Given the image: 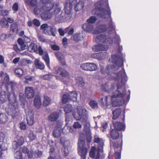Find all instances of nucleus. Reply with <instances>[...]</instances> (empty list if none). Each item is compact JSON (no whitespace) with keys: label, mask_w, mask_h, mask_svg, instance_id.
Returning <instances> with one entry per match:
<instances>
[{"label":"nucleus","mask_w":159,"mask_h":159,"mask_svg":"<svg viewBox=\"0 0 159 159\" xmlns=\"http://www.w3.org/2000/svg\"><path fill=\"white\" fill-rule=\"evenodd\" d=\"M116 76L114 80L116 81L121 79V84L120 83L117 84V89L111 96L112 105L114 107L122 106L125 101L123 98H125L127 94L126 89L123 87L128 79L123 67L122 70L116 74Z\"/></svg>","instance_id":"f257e3e1"},{"label":"nucleus","mask_w":159,"mask_h":159,"mask_svg":"<svg viewBox=\"0 0 159 159\" xmlns=\"http://www.w3.org/2000/svg\"><path fill=\"white\" fill-rule=\"evenodd\" d=\"M104 3V2L102 0H99L96 2V5L100 7H96L93 9L92 11V13L103 19L109 18L110 22L108 24L109 26L108 28H109L111 30H114L115 28V26L114 25L112 21L111 12L108 3H107V9L101 7L103 6Z\"/></svg>","instance_id":"f03ea898"},{"label":"nucleus","mask_w":159,"mask_h":159,"mask_svg":"<svg viewBox=\"0 0 159 159\" xmlns=\"http://www.w3.org/2000/svg\"><path fill=\"white\" fill-rule=\"evenodd\" d=\"M8 98L9 104L8 107L6 108V110L8 115L11 116L13 119L16 117L18 114V103L16 100V96L15 93H12L8 95H5L3 98Z\"/></svg>","instance_id":"7ed1b4c3"},{"label":"nucleus","mask_w":159,"mask_h":159,"mask_svg":"<svg viewBox=\"0 0 159 159\" xmlns=\"http://www.w3.org/2000/svg\"><path fill=\"white\" fill-rule=\"evenodd\" d=\"M95 41L97 43H102L104 44H97L93 46V50L95 52L107 51L108 46L113 43L112 38L108 37L104 34L98 35L95 39Z\"/></svg>","instance_id":"20e7f679"},{"label":"nucleus","mask_w":159,"mask_h":159,"mask_svg":"<svg viewBox=\"0 0 159 159\" xmlns=\"http://www.w3.org/2000/svg\"><path fill=\"white\" fill-rule=\"evenodd\" d=\"M74 5V9L76 11L83 9L84 5L82 2H77V0H73L71 2H66L64 5L66 18L70 19L72 17L71 11L72 6Z\"/></svg>","instance_id":"39448f33"},{"label":"nucleus","mask_w":159,"mask_h":159,"mask_svg":"<svg viewBox=\"0 0 159 159\" xmlns=\"http://www.w3.org/2000/svg\"><path fill=\"white\" fill-rule=\"evenodd\" d=\"M53 0H41L43 5L41 7L37 6L34 9V12L35 15L39 14L43 10L50 11L53 7L54 3Z\"/></svg>","instance_id":"423d86ee"},{"label":"nucleus","mask_w":159,"mask_h":159,"mask_svg":"<svg viewBox=\"0 0 159 159\" xmlns=\"http://www.w3.org/2000/svg\"><path fill=\"white\" fill-rule=\"evenodd\" d=\"M88 150V148L85 144L84 141L79 139L78 144V152L80 156V159H86Z\"/></svg>","instance_id":"0eeeda50"},{"label":"nucleus","mask_w":159,"mask_h":159,"mask_svg":"<svg viewBox=\"0 0 159 159\" xmlns=\"http://www.w3.org/2000/svg\"><path fill=\"white\" fill-rule=\"evenodd\" d=\"M62 123L59 120L56 122V126L52 132L53 137L55 138H59L61 136L63 131L65 129V127L62 129Z\"/></svg>","instance_id":"6e6552de"},{"label":"nucleus","mask_w":159,"mask_h":159,"mask_svg":"<svg viewBox=\"0 0 159 159\" xmlns=\"http://www.w3.org/2000/svg\"><path fill=\"white\" fill-rule=\"evenodd\" d=\"M40 29L43 33L46 35L51 34L53 36H55L56 29L55 28L48 26L47 24H43L41 25Z\"/></svg>","instance_id":"1a4fd4ad"},{"label":"nucleus","mask_w":159,"mask_h":159,"mask_svg":"<svg viewBox=\"0 0 159 159\" xmlns=\"http://www.w3.org/2000/svg\"><path fill=\"white\" fill-rule=\"evenodd\" d=\"M73 115L76 120H81V122L83 123H85L87 121L88 116L87 111L86 110H83L81 112L78 111L76 114H73Z\"/></svg>","instance_id":"9d476101"},{"label":"nucleus","mask_w":159,"mask_h":159,"mask_svg":"<svg viewBox=\"0 0 159 159\" xmlns=\"http://www.w3.org/2000/svg\"><path fill=\"white\" fill-rule=\"evenodd\" d=\"M82 69L86 71H92L97 70V65L93 63H86L82 64L80 66Z\"/></svg>","instance_id":"9b49d317"},{"label":"nucleus","mask_w":159,"mask_h":159,"mask_svg":"<svg viewBox=\"0 0 159 159\" xmlns=\"http://www.w3.org/2000/svg\"><path fill=\"white\" fill-rule=\"evenodd\" d=\"M93 142L98 144L97 150L98 152H102L103 151L104 141L102 138H100L97 135L94 136Z\"/></svg>","instance_id":"f8f14e48"},{"label":"nucleus","mask_w":159,"mask_h":159,"mask_svg":"<svg viewBox=\"0 0 159 159\" xmlns=\"http://www.w3.org/2000/svg\"><path fill=\"white\" fill-rule=\"evenodd\" d=\"M17 141H14L12 143V146L14 150L17 149L18 148L22 145L24 143V139L22 136L17 137Z\"/></svg>","instance_id":"ddd939ff"},{"label":"nucleus","mask_w":159,"mask_h":159,"mask_svg":"<svg viewBox=\"0 0 159 159\" xmlns=\"http://www.w3.org/2000/svg\"><path fill=\"white\" fill-rule=\"evenodd\" d=\"M110 136L113 140H117L120 138L122 139V133L115 129H113L110 131Z\"/></svg>","instance_id":"4468645a"},{"label":"nucleus","mask_w":159,"mask_h":159,"mask_svg":"<svg viewBox=\"0 0 159 159\" xmlns=\"http://www.w3.org/2000/svg\"><path fill=\"white\" fill-rule=\"evenodd\" d=\"M25 94L27 98L31 99L34 96L35 91L33 88L27 86L25 88Z\"/></svg>","instance_id":"2eb2a0df"},{"label":"nucleus","mask_w":159,"mask_h":159,"mask_svg":"<svg viewBox=\"0 0 159 159\" xmlns=\"http://www.w3.org/2000/svg\"><path fill=\"white\" fill-rule=\"evenodd\" d=\"M115 67L114 65H108L106 68L105 70L101 68V71L102 74H105L106 73L108 75H110L114 73L115 70Z\"/></svg>","instance_id":"dca6fc26"},{"label":"nucleus","mask_w":159,"mask_h":159,"mask_svg":"<svg viewBox=\"0 0 159 159\" xmlns=\"http://www.w3.org/2000/svg\"><path fill=\"white\" fill-rule=\"evenodd\" d=\"M26 120L27 124L29 126L32 125L34 123V113L33 111H29L27 115Z\"/></svg>","instance_id":"f3484780"},{"label":"nucleus","mask_w":159,"mask_h":159,"mask_svg":"<svg viewBox=\"0 0 159 159\" xmlns=\"http://www.w3.org/2000/svg\"><path fill=\"white\" fill-rule=\"evenodd\" d=\"M122 56L116 54H112L111 55V62L115 64H117L118 61H120L121 63L120 66H123L124 65Z\"/></svg>","instance_id":"a211bd4d"},{"label":"nucleus","mask_w":159,"mask_h":159,"mask_svg":"<svg viewBox=\"0 0 159 159\" xmlns=\"http://www.w3.org/2000/svg\"><path fill=\"white\" fill-rule=\"evenodd\" d=\"M112 124L115 129L120 131H124L125 129V123L123 124L119 121H113Z\"/></svg>","instance_id":"6ab92c4d"},{"label":"nucleus","mask_w":159,"mask_h":159,"mask_svg":"<svg viewBox=\"0 0 159 159\" xmlns=\"http://www.w3.org/2000/svg\"><path fill=\"white\" fill-rule=\"evenodd\" d=\"M108 29V27L106 25L102 24L97 27L94 30V32L96 34H98L106 31Z\"/></svg>","instance_id":"aec40b11"},{"label":"nucleus","mask_w":159,"mask_h":159,"mask_svg":"<svg viewBox=\"0 0 159 159\" xmlns=\"http://www.w3.org/2000/svg\"><path fill=\"white\" fill-rule=\"evenodd\" d=\"M84 129L86 133V137L87 142L90 143L91 142L92 137L91 136V133L89 127H86L84 126Z\"/></svg>","instance_id":"412c9836"},{"label":"nucleus","mask_w":159,"mask_h":159,"mask_svg":"<svg viewBox=\"0 0 159 159\" xmlns=\"http://www.w3.org/2000/svg\"><path fill=\"white\" fill-rule=\"evenodd\" d=\"M34 106L37 108H39L41 105V101L40 97L39 95H36L34 98Z\"/></svg>","instance_id":"4be33fe9"},{"label":"nucleus","mask_w":159,"mask_h":159,"mask_svg":"<svg viewBox=\"0 0 159 159\" xmlns=\"http://www.w3.org/2000/svg\"><path fill=\"white\" fill-rule=\"evenodd\" d=\"M121 112L122 110L120 108H116L112 112V119L115 120L121 114Z\"/></svg>","instance_id":"5701e85b"},{"label":"nucleus","mask_w":159,"mask_h":159,"mask_svg":"<svg viewBox=\"0 0 159 159\" xmlns=\"http://www.w3.org/2000/svg\"><path fill=\"white\" fill-rule=\"evenodd\" d=\"M76 82L77 85L80 87H83L85 85V82L83 78L81 76H78L75 77Z\"/></svg>","instance_id":"b1692460"},{"label":"nucleus","mask_w":159,"mask_h":159,"mask_svg":"<svg viewBox=\"0 0 159 159\" xmlns=\"http://www.w3.org/2000/svg\"><path fill=\"white\" fill-rule=\"evenodd\" d=\"M8 118L7 115L4 113L0 114V123L5 124L8 121Z\"/></svg>","instance_id":"393cba45"},{"label":"nucleus","mask_w":159,"mask_h":159,"mask_svg":"<svg viewBox=\"0 0 159 159\" xmlns=\"http://www.w3.org/2000/svg\"><path fill=\"white\" fill-rule=\"evenodd\" d=\"M83 29L87 32H90L93 29V25L90 23H86L82 25Z\"/></svg>","instance_id":"a878e982"},{"label":"nucleus","mask_w":159,"mask_h":159,"mask_svg":"<svg viewBox=\"0 0 159 159\" xmlns=\"http://www.w3.org/2000/svg\"><path fill=\"white\" fill-rule=\"evenodd\" d=\"M102 89L103 91L109 92L114 89L113 85H111V88H109V84L107 83H105L104 84L102 85Z\"/></svg>","instance_id":"bb28decb"},{"label":"nucleus","mask_w":159,"mask_h":159,"mask_svg":"<svg viewBox=\"0 0 159 159\" xmlns=\"http://www.w3.org/2000/svg\"><path fill=\"white\" fill-rule=\"evenodd\" d=\"M34 64L36 67L38 69L42 70H43L45 66L43 63L39 61V60L36 59L34 61Z\"/></svg>","instance_id":"cd10ccee"},{"label":"nucleus","mask_w":159,"mask_h":159,"mask_svg":"<svg viewBox=\"0 0 159 159\" xmlns=\"http://www.w3.org/2000/svg\"><path fill=\"white\" fill-rule=\"evenodd\" d=\"M42 55L43 59L44 60L47 66L49 68L50 67L49 58L48 52H45Z\"/></svg>","instance_id":"c85d7f7f"},{"label":"nucleus","mask_w":159,"mask_h":159,"mask_svg":"<svg viewBox=\"0 0 159 159\" xmlns=\"http://www.w3.org/2000/svg\"><path fill=\"white\" fill-rule=\"evenodd\" d=\"M59 115L55 112L51 114L48 116L49 120L51 121H55L58 119Z\"/></svg>","instance_id":"c756f323"},{"label":"nucleus","mask_w":159,"mask_h":159,"mask_svg":"<svg viewBox=\"0 0 159 159\" xmlns=\"http://www.w3.org/2000/svg\"><path fill=\"white\" fill-rule=\"evenodd\" d=\"M93 58L101 60L104 57V54L102 52L94 53L91 55Z\"/></svg>","instance_id":"7c9ffc66"},{"label":"nucleus","mask_w":159,"mask_h":159,"mask_svg":"<svg viewBox=\"0 0 159 159\" xmlns=\"http://www.w3.org/2000/svg\"><path fill=\"white\" fill-rule=\"evenodd\" d=\"M69 95L70 100L73 101H76L78 94L75 91H73L70 92Z\"/></svg>","instance_id":"2f4dec72"},{"label":"nucleus","mask_w":159,"mask_h":159,"mask_svg":"<svg viewBox=\"0 0 159 159\" xmlns=\"http://www.w3.org/2000/svg\"><path fill=\"white\" fill-rule=\"evenodd\" d=\"M28 49L31 52H36L38 50L37 45L35 43H31L29 46Z\"/></svg>","instance_id":"473e14b6"},{"label":"nucleus","mask_w":159,"mask_h":159,"mask_svg":"<svg viewBox=\"0 0 159 159\" xmlns=\"http://www.w3.org/2000/svg\"><path fill=\"white\" fill-rule=\"evenodd\" d=\"M0 25L2 27L4 28L8 27L9 26L7 20L4 18L1 19Z\"/></svg>","instance_id":"72a5a7b5"},{"label":"nucleus","mask_w":159,"mask_h":159,"mask_svg":"<svg viewBox=\"0 0 159 159\" xmlns=\"http://www.w3.org/2000/svg\"><path fill=\"white\" fill-rule=\"evenodd\" d=\"M60 142L63 147H68L69 146V141L66 140L64 137H62L61 138Z\"/></svg>","instance_id":"f704fd0d"},{"label":"nucleus","mask_w":159,"mask_h":159,"mask_svg":"<svg viewBox=\"0 0 159 159\" xmlns=\"http://www.w3.org/2000/svg\"><path fill=\"white\" fill-rule=\"evenodd\" d=\"M73 108L72 106L70 104H67L64 107V110L65 112V114H68L70 113Z\"/></svg>","instance_id":"c9c22d12"},{"label":"nucleus","mask_w":159,"mask_h":159,"mask_svg":"<svg viewBox=\"0 0 159 159\" xmlns=\"http://www.w3.org/2000/svg\"><path fill=\"white\" fill-rule=\"evenodd\" d=\"M108 97L107 96H105L104 98H101L100 102L101 104L103 106H108L109 104L107 102Z\"/></svg>","instance_id":"e433bc0d"},{"label":"nucleus","mask_w":159,"mask_h":159,"mask_svg":"<svg viewBox=\"0 0 159 159\" xmlns=\"http://www.w3.org/2000/svg\"><path fill=\"white\" fill-rule=\"evenodd\" d=\"M122 139H121V141L119 143L118 142H114L113 143V145L114 149L118 148H120V150H121L122 146Z\"/></svg>","instance_id":"4c0bfd02"},{"label":"nucleus","mask_w":159,"mask_h":159,"mask_svg":"<svg viewBox=\"0 0 159 159\" xmlns=\"http://www.w3.org/2000/svg\"><path fill=\"white\" fill-rule=\"evenodd\" d=\"M28 137L29 139L31 141L35 140L37 138L36 135L32 131H30L28 135Z\"/></svg>","instance_id":"58836bf2"},{"label":"nucleus","mask_w":159,"mask_h":159,"mask_svg":"<svg viewBox=\"0 0 159 159\" xmlns=\"http://www.w3.org/2000/svg\"><path fill=\"white\" fill-rule=\"evenodd\" d=\"M25 2L31 6H34L37 4V0H24Z\"/></svg>","instance_id":"ea45409f"},{"label":"nucleus","mask_w":159,"mask_h":159,"mask_svg":"<svg viewBox=\"0 0 159 159\" xmlns=\"http://www.w3.org/2000/svg\"><path fill=\"white\" fill-rule=\"evenodd\" d=\"M50 98L48 96H45L43 101V105L44 107H47L50 104Z\"/></svg>","instance_id":"a19ab883"},{"label":"nucleus","mask_w":159,"mask_h":159,"mask_svg":"<svg viewBox=\"0 0 159 159\" xmlns=\"http://www.w3.org/2000/svg\"><path fill=\"white\" fill-rule=\"evenodd\" d=\"M15 75L17 76L20 77L22 76L23 74V70L19 68H17L15 70H14Z\"/></svg>","instance_id":"79ce46f5"},{"label":"nucleus","mask_w":159,"mask_h":159,"mask_svg":"<svg viewBox=\"0 0 159 159\" xmlns=\"http://www.w3.org/2000/svg\"><path fill=\"white\" fill-rule=\"evenodd\" d=\"M81 35L80 33L75 34L73 36V39L74 41L76 42H78L81 40Z\"/></svg>","instance_id":"37998d69"},{"label":"nucleus","mask_w":159,"mask_h":159,"mask_svg":"<svg viewBox=\"0 0 159 159\" xmlns=\"http://www.w3.org/2000/svg\"><path fill=\"white\" fill-rule=\"evenodd\" d=\"M70 101L68 94H64L63 96L62 102L64 104H65L69 101Z\"/></svg>","instance_id":"c03bdc74"},{"label":"nucleus","mask_w":159,"mask_h":159,"mask_svg":"<svg viewBox=\"0 0 159 159\" xmlns=\"http://www.w3.org/2000/svg\"><path fill=\"white\" fill-rule=\"evenodd\" d=\"M7 85V86H6V89H8L9 87H11L12 91H14L15 87L16 85V83L14 82L11 81Z\"/></svg>","instance_id":"a18cd8bd"},{"label":"nucleus","mask_w":159,"mask_h":159,"mask_svg":"<svg viewBox=\"0 0 159 159\" xmlns=\"http://www.w3.org/2000/svg\"><path fill=\"white\" fill-rule=\"evenodd\" d=\"M95 148L94 147H93L89 152V155L90 157L92 158H94L95 156Z\"/></svg>","instance_id":"49530a36"},{"label":"nucleus","mask_w":159,"mask_h":159,"mask_svg":"<svg viewBox=\"0 0 159 159\" xmlns=\"http://www.w3.org/2000/svg\"><path fill=\"white\" fill-rule=\"evenodd\" d=\"M5 75H6V76L4 78L2 84L5 85V86L8 85V84H9V77L8 75H7V73H5Z\"/></svg>","instance_id":"de8ad7c7"},{"label":"nucleus","mask_w":159,"mask_h":159,"mask_svg":"<svg viewBox=\"0 0 159 159\" xmlns=\"http://www.w3.org/2000/svg\"><path fill=\"white\" fill-rule=\"evenodd\" d=\"M89 104L92 108L95 109L98 108V103L95 101H91L89 102Z\"/></svg>","instance_id":"09e8293b"},{"label":"nucleus","mask_w":159,"mask_h":159,"mask_svg":"<svg viewBox=\"0 0 159 159\" xmlns=\"http://www.w3.org/2000/svg\"><path fill=\"white\" fill-rule=\"evenodd\" d=\"M15 159H22L23 157L21 152L20 151H16L15 153Z\"/></svg>","instance_id":"8fccbe9b"},{"label":"nucleus","mask_w":159,"mask_h":159,"mask_svg":"<svg viewBox=\"0 0 159 159\" xmlns=\"http://www.w3.org/2000/svg\"><path fill=\"white\" fill-rule=\"evenodd\" d=\"M17 24L16 23L14 22L11 25L10 27V30L13 32H14L17 29Z\"/></svg>","instance_id":"3c124183"},{"label":"nucleus","mask_w":159,"mask_h":159,"mask_svg":"<svg viewBox=\"0 0 159 159\" xmlns=\"http://www.w3.org/2000/svg\"><path fill=\"white\" fill-rule=\"evenodd\" d=\"M60 75L63 77H67L69 76V73L66 70L62 68Z\"/></svg>","instance_id":"603ef678"},{"label":"nucleus","mask_w":159,"mask_h":159,"mask_svg":"<svg viewBox=\"0 0 159 159\" xmlns=\"http://www.w3.org/2000/svg\"><path fill=\"white\" fill-rule=\"evenodd\" d=\"M12 10L14 13L16 12L19 10V5L17 2H15L13 4L12 7Z\"/></svg>","instance_id":"864d4df0"},{"label":"nucleus","mask_w":159,"mask_h":159,"mask_svg":"<svg viewBox=\"0 0 159 159\" xmlns=\"http://www.w3.org/2000/svg\"><path fill=\"white\" fill-rule=\"evenodd\" d=\"M97 18L94 16H91L89 19H88L87 21L89 23L91 24L94 23L97 20Z\"/></svg>","instance_id":"5fc2aeb1"},{"label":"nucleus","mask_w":159,"mask_h":159,"mask_svg":"<svg viewBox=\"0 0 159 159\" xmlns=\"http://www.w3.org/2000/svg\"><path fill=\"white\" fill-rule=\"evenodd\" d=\"M9 14V11L7 10H2L0 11V16H7Z\"/></svg>","instance_id":"6e6d98bb"},{"label":"nucleus","mask_w":159,"mask_h":159,"mask_svg":"<svg viewBox=\"0 0 159 159\" xmlns=\"http://www.w3.org/2000/svg\"><path fill=\"white\" fill-rule=\"evenodd\" d=\"M64 148L62 149V154L65 156H67L69 153V150L68 147H63Z\"/></svg>","instance_id":"4d7b16f0"},{"label":"nucleus","mask_w":159,"mask_h":159,"mask_svg":"<svg viewBox=\"0 0 159 159\" xmlns=\"http://www.w3.org/2000/svg\"><path fill=\"white\" fill-rule=\"evenodd\" d=\"M34 77H32L30 75H28L25 77V80L24 82L25 83H28L29 81H32L33 80Z\"/></svg>","instance_id":"13d9d810"},{"label":"nucleus","mask_w":159,"mask_h":159,"mask_svg":"<svg viewBox=\"0 0 159 159\" xmlns=\"http://www.w3.org/2000/svg\"><path fill=\"white\" fill-rule=\"evenodd\" d=\"M56 19L57 21L58 22H61L64 19V17L62 15V13H61L57 16H56Z\"/></svg>","instance_id":"bf43d9fd"},{"label":"nucleus","mask_w":159,"mask_h":159,"mask_svg":"<svg viewBox=\"0 0 159 159\" xmlns=\"http://www.w3.org/2000/svg\"><path fill=\"white\" fill-rule=\"evenodd\" d=\"M114 39L115 40V43H116L117 45H119L120 42V39L119 36L116 35L114 37Z\"/></svg>","instance_id":"052dcab7"},{"label":"nucleus","mask_w":159,"mask_h":159,"mask_svg":"<svg viewBox=\"0 0 159 159\" xmlns=\"http://www.w3.org/2000/svg\"><path fill=\"white\" fill-rule=\"evenodd\" d=\"M59 4L57 3L56 4V6L57 7L55 9L54 11V14L57 16L61 12V9L60 7H58Z\"/></svg>","instance_id":"680f3d73"},{"label":"nucleus","mask_w":159,"mask_h":159,"mask_svg":"<svg viewBox=\"0 0 159 159\" xmlns=\"http://www.w3.org/2000/svg\"><path fill=\"white\" fill-rule=\"evenodd\" d=\"M121 152L120 150V152L116 151L114 154V156L115 159H120L121 158Z\"/></svg>","instance_id":"e2e57ef3"},{"label":"nucleus","mask_w":159,"mask_h":159,"mask_svg":"<svg viewBox=\"0 0 159 159\" xmlns=\"http://www.w3.org/2000/svg\"><path fill=\"white\" fill-rule=\"evenodd\" d=\"M68 30H69V31L68 34L69 35H72L74 32V29L73 28L70 29V27H68L65 29V31H68Z\"/></svg>","instance_id":"0e129e2a"},{"label":"nucleus","mask_w":159,"mask_h":159,"mask_svg":"<svg viewBox=\"0 0 159 159\" xmlns=\"http://www.w3.org/2000/svg\"><path fill=\"white\" fill-rule=\"evenodd\" d=\"M62 68L60 67H56L54 69V72L55 74L60 75Z\"/></svg>","instance_id":"69168bd1"},{"label":"nucleus","mask_w":159,"mask_h":159,"mask_svg":"<svg viewBox=\"0 0 159 159\" xmlns=\"http://www.w3.org/2000/svg\"><path fill=\"white\" fill-rule=\"evenodd\" d=\"M33 24L36 26L39 27L40 25V22L36 19H34L32 21Z\"/></svg>","instance_id":"338daca9"},{"label":"nucleus","mask_w":159,"mask_h":159,"mask_svg":"<svg viewBox=\"0 0 159 159\" xmlns=\"http://www.w3.org/2000/svg\"><path fill=\"white\" fill-rule=\"evenodd\" d=\"M26 125L24 122H21L20 123V128L21 130H25L26 129Z\"/></svg>","instance_id":"774afa93"}]
</instances>
